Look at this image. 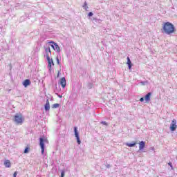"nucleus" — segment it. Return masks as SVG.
Masks as SVG:
<instances>
[{
	"mask_svg": "<svg viewBox=\"0 0 177 177\" xmlns=\"http://www.w3.org/2000/svg\"><path fill=\"white\" fill-rule=\"evenodd\" d=\"M59 74H60V71H58V75H59Z\"/></svg>",
	"mask_w": 177,
	"mask_h": 177,
	"instance_id": "bb28decb",
	"label": "nucleus"
},
{
	"mask_svg": "<svg viewBox=\"0 0 177 177\" xmlns=\"http://www.w3.org/2000/svg\"><path fill=\"white\" fill-rule=\"evenodd\" d=\"M44 109L46 111H48L50 109V104H49V100H46V102L44 105Z\"/></svg>",
	"mask_w": 177,
	"mask_h": 177,
	"instance_id": "9d476101",
	"label": "nucleus"
},
{
	"mask_svg": "<svg viewBox=\"0 0 177 177\" xmlns=\"http://www.w3.org/2000/svg\"><path fill=\"white\" fill-rule=\"evenodd\" d=\"M50 44H53L51 45V48H53L54 50H57V52H60V47H59V45H57V44L53 41H50Z\"/></svg>",
	"mask_w": 177,
	"mask_h": 177,
	"instance_id": "423d86ee",
	"label": "nucleus"
},
{
	"mask_svg": "<svg viewBox=\"0 0 177 177\" xmlns=\"http://www.w3.org/2000/svg\"><path fill=\"white\" fill-rule=\"evenodd\" d=\"M60 107V104H54L52 105V109H59Z\"/></svg>",
	"mask_w": 177,
	"mask_h": 177,
	"instance_id": "f3484780",
	"label": "nucleus"
},
{
	"mask_svg": "<svg viewBox=\"0 0 177 177\" xmlns=\"http://www.w3.org/2000/svg\"><path fill=\"white\" fill-rule=\"evenodd\" d=\"M84 6H86V2L84 3Z\"/></svg>",
	"mask_w": 177,
	"mask_h": 177,
	"instance_id": "a878e982",
	"label": "nucleus"
},
{
	"mask_svg": "<svg viewBox=\"0 0 177 177\" xmlns=\"http://www.w3.org/2000/svg\"><path fill=\"white\" fill-rule=\"evenodd\" d=\"M168 164H169V165L171 167H172V163L169 162Z\"/></svg>",
	"mask_w": 177,
	"mask_h": 177,
	"instance_id": "b1692460",
	"label": "nucleus"
},
{
	"mask_svg": "<svg viewBox=\"0 0 177 177\" xmlns=\"http://www.w3.org/2000/svg\"><path fill=\"white\" fill-rule=\"evenodd\" d=\"M75 136L77 139V142L78 145H81V140H80V136L78 134V131L77 130V127H74Z\"/></svg>",
	"mask_w": 177,
	"mask_h": 177,
	"instance_id": "0eeeda50",
	"label": "nucleus"
},
{
	"mask_svg": "<svg viewBox=\"0 0 177 177\" xmlns=\"http://www.w3.org/2000/svg\"><path fill=\"white\" fill-rule=\"evenodd\" d=\"M176 120L174 119L171 121V125H170V131H171V132H174V131H176Z\"/></svg>",
	"mask_w": 177,
	"mask_h": 177,
	"instance_id": "20e7f679",
	"label": "nucleus"
},
{
	"mask_svg": "<svg viewBox=\"0 0 177 177\" xmlns=\"http://www.w3.org/2000/svg\"><path fill=\"white\" fill-rule=\"evenodd\" d=\"M57 64H59V58H57Z\"/></svg>",
	"mask_w": 177,
	"mask_h": 177,
	"instance_id": "393cba45",
	"label": "nucleus"
},
{
	"mask_svg": "<svg viewBox=\"0 0 177 177\" xmlns=\"http://www.w3.org/2000/svg\"><path fill=\"white\" fill-rule=\"evenodd\" d=\"M60 85L61 86H62V88H66V78L65 77H62L60 79Z\"/></svg>",
	"mask_w": 177,
	"mask_h": 177,
	"instance_id": "6e6552de",
	"label": "nucleus"
},
{
	"mask_svg": "<svg viewBox=\"0 0 177 177\" xmlns=\"http://www.w3.org/2000/svg\"><path fill=\"white\" fill-rule=\"evenodd\" d=\"M64 171H62V172H61V177H64Z\"/></svg>",
	"mask_w": 177,
	"mask_h": 177,
	"instance_id": "aec40b11",
	"label": "nucleus"
},
{
	"mask_svg": "<svg viewBox=\"0 0 177 177\" xmlns=\"http://www.w3.org/2000/svg\"><path fill=\"white\" fill-rule=\"evenodd\" d=\"M146 146V142L145 141H141L139 142V150H143Z\"/></svg>",
	"mask_w": 177,
	"mask_h": 177,
	"instance_id": "9b49d317",
	"label": "nucleus"
},
{
	"mask_svg": "<svg viewBox=\"0 0 177 177\" xmlns=\"http://www.w3.org/2000/svg\"><path fill=\"white\" fill-rule=\"evenodd\" d=\"M151 96V93H149L145 95L146 102H150V97Z\"/></svg>",
	"mask_w": 177,
	"mask_h": 177,
	"instance_id": "dca6fc26",
	"label": "nucleus"
},
{
	"mask_svg": "<svg viewBox=\"0 0 177 177\" xmlns=\"http://www.w3.org/2000/svg\"><path fill=\"white\" fill-rule=\"evenodd\" d=\"M4 165L6 168H10V167H12V163L10 162V160H6L4 162Z\"/></svg>",
	"mask_w": 177,
	"mask_h": 177,
	"instance_id": "f8f14e48",
	"label": "nucleus"
},
{
	"mask_svg": "<svg viewBox=\"0 0 177 177\" xmlns=\"http://www.w3.org/2000/svg\"><path fill=\"white\" fill-rule=\"evenodd\" d=\"M23 85L25 88H27V86L31 85V81H30L28 79H26L24 81Z\"/></svg>",
	"mask_w": 177,
	"mask_h": 177,
	"instance_id": "1a4fd4ad",
	"label": "nucleus"
},
{
	"mask_svg": "<svg viewBox=\"0 0 177 177\" xmlns=\"http://www.w3.org/2000/svg\"><path fill=\"white\" fill-rule=\"evenodd\" d=\"M136 145H138L137 142H134L133 143H127V144H126V145H127L128 147H135V146H136Z\"/></svg>",
	"mask_w": 177,
	"mask_h": 177,
	"instance_id": "2eb2a0df",
	"label": "nucleus"
},
{
	"mask_svg": "<svg viewBox=\"0 0 177 177\" xmlns=\"http://www.w3.org/2000/svg\"><path fill=\"white\" fill-rule=\"evenodd\" d=\"M46 59H47L48 63V68H49V70H52V65L55 66V64L53 63V59H50V57L48 55H47Z\"/></svg>",
	"mask_w": 177,
	"mask_h": 177,
	"instance_id": "39448f33",
	"label": "nucleus"
},
{
	"mask_svg": "<svg viewBox=\"0 0 177 177\" xmlns=\"http://www.w3.org/2000/svg\"><path fill=\"white\" fill-rule=\"evenodd\" d=\"M45 50H46V58L48 57V56H50V55H52V51H50V47L46 48Z\"/></svg>",
	"mask_w": 177,
	"mask_h": 177,
	"instance_id": "ddd939ff",
	"label": "nucleus"
},
{
	"mask_svg": "<svg viewBox=\"0 0 177 177\" xmlns=\"http://www.w3.org/2000/svg\"><path fill=\"white\" fill-rule=\"evenodd\" d=\"M101 124H103V125H107V122H101Z\"/></svg>",
	"mask_w": 177,
	"mask_h": 177,
	"instance_id": "412c9836",
	"label": "nucleus"
},
{
	"mask_svg": "<svg viewBox=\"0 0 177 177\" xmlns=\"http://www.w3.org/2000/svg\"><path fill=\"white\" fill-rule=\"evenodd\" d=\"M13 176H14V177L17 176V171H15V172L13 174Z\"/></svg>",
	"mask_w": 177,
	"mask_h": 177,
	"instance_id": "4be33fe9",
	"label": "nucleus"
},
{
	"mask_svg": "<svg viewBox=\"0 0 177 177\" xmlns=\"http://www.w3.org/2000/svg\"><path fill=\"white\" fill-rule=\"evenodd\" d=\"M88 17H92V16H93V13H92L91 12H90L88 14Z\"/></svg>",
	"mask_w": 177,
	"mask_h": 177,
	"instance_id": "6ab92c4d",
	"label": "nucleus"
},
{
	"mask_svg": "<svg viewBox=\"0 0 177 177\" xmlns=\"http://www.w3.org/2000/svg\"><path fill=\"white\" fill-rule=\"evenodd\" d=\"M30 151V148L29 147H26L24 151V153L26 154L27 153H29Z\"/></svg>",
	"mask_w": 177,
	"mask_h": 177,
	"instance_id": "a211bd4d",
	"label": "nucleus"
},
{
	"mask_svg": "<svg viewBox=\"0 0 177 177\" xmlns=\"http://www.w3.org/2000/svg\"><path fill=\"white\" fill-rule=\"evenodd\" d=\"M144 101H145V98L141 97V98L140 99V102H144Z\"/></svg>",
	"mask_w": 177,
	"mask_h": 177,
	"instance_id": "5701e85b",
	"label": "nucleus"
},
{
	"mask_svg": "<svg viewBox=\"0 0 177 177\" xmlns=\"http://www.w3.org/2000/svg\"><path fill=\"white\" fill-rule=\"evenodd\" d=\"M176 31V29L175 28L174 24L171 23H165L163 24L162 32L167 34V35H171V34H174V32H175Z\"/></svg>",
	"mask_w": 177,
	"mask_h": 177,
	"instance_id": "f257e3e1",
	"label": "nucleus"
},
{
	"mask_svg": "<svg viewBox=\"0 0 177 177\" xmlns=\"http://www.w3.org/2000/svg\"><path fill=\"white\" fill-rule=\"evenodd\" d=\"M40 142H39V146L41 149V154H44V153H45V143H49V142L48 141V138H39Z\"/></svg>",
	"mask_w": 177,
	"mask_h": 177,
	"instance_id": "7ed1b4c3",
	"label": "nucleus"
},
{
	"mask_svg": "<svg viewBox=\"0 0 177 177\" xmlns=\"http://www.w3.org/2000/svg\"><path fill=\"white\" fill-rule=\"evenodd\" d=\"M14 121L16 124H18V125H22L23 122H24V117H23L21 113H17L14 116Z\"/></svg>",
	"mask_w": 177,
	"mask_h": 177,
	"instance_id": "f03ea898",
	"label": "nucleus"
},
{
	"mask_svg": "<svg viewBox=\"0 0 177 177\" xmlns=\"http://www.w3.org/2000/svg\"><path fill=\"white\" fill-rule=\"evenodd\" d=\"M127 64L129 66V70H131V68H132V62H131L129 57H127Z\"/></svg>",
	"mask_w": 177,
	"mask_h": 177,
	"instance_id": "4468645a",
	"label": "nucleus"
}]
</instances>
